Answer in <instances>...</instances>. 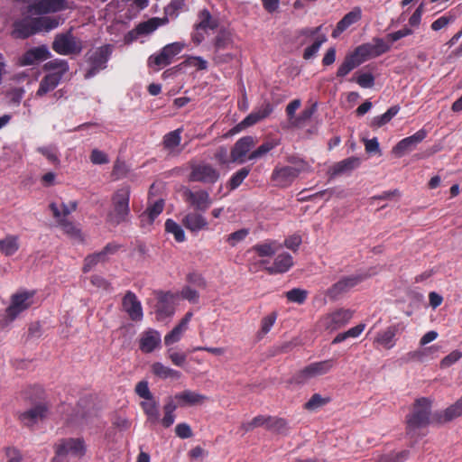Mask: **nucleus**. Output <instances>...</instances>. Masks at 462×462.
<instances>
[{
	"mask_svg": "<svg viewBox=\"0 0 462 462\" xmlns=\"http://www.w3.org/2000/svg\"><path fill=\"white\" fill-rule=\"evenodd\" d=\"M186 330L184 327L178 324L169 334L164 337V343L167 346L177 343L181 338L183 332Z\"/></svg>",
	"mask_w": 462,
	"mask_h": 462,
	"instance_id": "obj_58",
	"label": "nucleus"
},
{
	"mask_svg": "<svg viewBox=\"0 0 462 462\" xmlns=\"http://www.w3.org/2000/svg\"><path fill=\"white\" fill-rule=\"evenodd\" d=\"M462 357V352L459 350H454L448 356H446L440 362L441 368H448L453 364L457 362Z\"/></svg>",
	"mask_w": 462,
	"mask_h": 462,
	"instance_id": "obj_59",
	"label": "nucleus"
},
{
	"mask_svg": "<svg viewBox=\"0 0 462 462\" xmlns=\"http://www.w3.org/2000/svg\"><path fill=\"white\" fill-rule=\"evenodd\" d=\"M360 165V159L349 157L335 163L331 168L332 175H339L353 171Z\"/></svg>",
	"mask_w": 462,
	"mask_h": 462,
	"instance_id": "obj_33",
	"label": "nucleus"
},
{
	"mask_svg": "<svg viewBox=\"0 0 462 462\" xmlns=\"http://www.w3.org/2000/svg\"><path fill=\"white\" fill-rule=\"evenodd\" d=\"M112 46L107 44L92 50L88 53L89 69L85 74L86 79L94 77L97 73L106 67V62L112 53Z\"/></svg>",
	"mask_w": 462,
	"mask_h": 462,
	"instance_id": "obj_7",
	"label": "nucleus"
},
{
	"mask_svg": "<svg viewBox=\"0 0 462 462\" xmlns=\"http://www.w3.org/2000/svg\"><path fill=\"white\" fill-rule=\"evenodd\" d=\"M254 139L252 136H244L238 139L231 151V162H245V157L248 152L254 147Z\"/></svg>",
	"mask_w": 462,
	"mask_h": 462,
	"instance_id": "obj_19",
	"label": "nucleus"
},
{
	"mask_svg": "<svg viewBox=\"0 0 462 462\" xmlns=\"http://www.w3.org/2000/svg\"><path fill=\"white\" fill-rule=\"evenodd\" d=\"M19 249V237L8 235L0 239V252L5 256L14 254Z\"/></svg>",
	"mask_w": 462,
	"mask_h": 462,
	"instance_id": "obj_35",
	"label": "nucleus"
},
{
	"mask_svg": "<svg viewBox=\"0 0 462 462\" xmlns=\"http://www.w3.org/2000/svg\"><path fill=\"white\" fill-rule=\"evenodd\" d=\"M116 251V246L107 245L102 251L90 254L85 258L83 272L88 273L96 264L100 262H105L107 255Z\"/></svg>",
	"mask_w": 462,
	"mask_h": 462,
	"instance_id": "obj_30",
	"label": "nucleus"
},
{
	"mask_svg": "<svg viewBox=\"0 0 462 462\" xmlns=\"http://www.w3.org/2000/svg\"><path fill=\"white\" fill-rule=\"evenodd\" d=\"M185 43L175 42L165 45L160 52L151 55L148 60L150 67H157V69L171 63L173 58L181 52Z\"/></svg>",
	"mask_w": 462,
	"mask_h": 462,
	"instance_id": "obj_10",
	"label": "nucleus"
},
{
	"mask_svg": "<svg viewBox=\"0 0 462 462\" xmlns=\"http://www.w3.org/2000/svg\"><path fill=\"white\" fill-rule=\"evenodd\" d=\"M46 413L47 408L39 404L22 413L20 418L25 425L32 426L44 418Z\"/></svg>",
	"mask_w": 462,
	"mask_h": 462,
	"instance_id": "obj_31",
	"label": "nucleus"
},
{
	"mask_svg": "<svg viewBox=\"0 0 462 462\" xmlns=\"http://www.w3.org/2000/svg\"><path fill=\"white\" fill-rule=\"evenodd\" d=\"M82 48V42L70 32L56 35L52 43V49L60 55L78 54Z\"/></svg>",
	"mask_w": 462,
	"mask_h": 462,
	"instance_id": "obj_9",
	"label": "nucleus"
},
{
	"mask_svg": "<svg viewBox=\"0 0 462 462\" xmlns=\"http://www.w3.org/2000/svg\"><path fill=\"white\" fill-rule=\"evenodd\" d=\"M438 350H439V347L436 346H431L430 347H426L423 349H417L415 351L409 352L407 354V359L422 362V361H424V358L426 356H428L430 353H435Z\"/></svg>",
	"mask_w": 462,
	"mask_h": 462,
	"instance_id": "obj_47",
	"label": "nucleus"
},
{
	"mask_svg": "<svg viewBox=\"0 0 462 462\" xmlns=\"http://www.w3.org/2000/svg\"><path fill=\"white\" fill-rule=\"evenodd\" d=\"M410 451L407 449L402 451H393L388 454L380 455L377 462H404L408 459Z\"/></svg>",
	"mask_w": 462,
	"mask_h": 462,
	"instance_id": "obj_43",
	"label": "nucleus"
},
{
	"mask_svg": "<svg viewBox=\"0 0 462 462\" xmlns=\"http://www.w3.org/2000/svg\"><path fill=\"white\" fill-rule=\"evenodd\" d=\"M424 13V4L421 3L418 8L414 11L411 16L409 18V25L417 28L420 22Z\"/></svg>",
	"mask_w": 462,
	"mask_h": 462,
	"instance_id": "obj_62",
	"label": "nucleus"
},
{
	"mask_svg": "<svg viewBox=\"0 0 462 462\" xmlns=\"http://www.w3.org/2000/svg\"><path fill=\"white\" fill-rule=\"evenodd\" d=\"M280 144L279 140L272 139L264 142L262 143L257 149H255L254 152H252L249 156L248 160L253 161L256 160L258 158H262L264 155H266L269 152H271L273 149L277 147Z\"/></svg>",
	"mask_w": 462,
	"mask_h": 462,
	"instance_id": "obj_41",
	"label": "nucleus"
},
{
	"mask_svg": "<svg viewBox=\"0 0 462 462\" xmlns=\"http://www.w3.org/2000/svg\"><path fill=\"white\" fill-rule=\"evenodd\" d=\"M164 201L162 199L156 200L153 204L148 206L147 209L141 215V222L143 224H152L154 219L162 212Z\"/></svg>",
	"mask_w": 462,
	"mask_h": 462,
	"instance_id": "obj_36",
	"label": "nucleus"
},
{
	"mask_svg": "<svg viewBox=\"0 0 462 462\" xmlns=\"http://www.w3.org/2000/svg\"><path fill=\"white\" fill-rule=\"evenodd\" d=\"M351 80L356 81L361 88H370L374 84V78L371 73H356Z\"/></svg>",
	"mask_w": 462,
	"mask_h": 462,
	"instance_id": "obj_53",
	"label": "nucleus"
},
{
	"mask_svg": "<svg viewBox=\"0 0 462 462\" xmlns=\"http://www.w3.org/2000/svg\"><path fill=\"white\" fill-rule=\"evenodd\" d=\"M167 22L168 19L166 17H152L147 21L140 23L138 25H136V28L142 37L147 36L156 31L160 26L166 24Z\"/></svg>",
	"mask_w": 462,
	"mask_h": 462,
	"instance_id": "obj_32",
	"label": "nucleus"
},
{
	"mask_svg": "<svg viewBox=\"0 0 462 462\" xmlns=\"http://www.w3.org/2000/svg\"><path fill=\"white\" fill-rule=\"evenodd\" d=\"M248 235L249 229L242 228L228 235L227 237L226 238V241L230 246L235 247L239 243L244 241Z\"/></svg>",
	"mask_w": 462,
	"mask_h": 462,
	"instance_id": "obj_50",
	"label": "nucleus"
},
{
	"mask_svg": "<svg viewBox=\"0 0 462 462\" xmlns=\"http://www.w3.org/2000/svg\"><path fill=\"white\" fill-rule=\"evenodd\" d=\"M287 421L284 419L277 417H270L269 430H273L277 433H285L288 430Z\"/></svg>",
	"mask_w": 462,
	"mask_h": 462,
	"instance_id": "obj_56",
	"label": "nucleus"
},
{
	"mask_svg": "<svg viewBox=\"0 0 462 462\" xmlns=\"http://www.w3.org/2000/svg\"><path fill=\"white\" fill-rule=\"evenodd\" d=\"M199 23L197 25L199 26V29L203 30H213L217 26V23L216 20H214L210 14V13L204 9L202 10L199 14Z\"/></svg>",
	"mask_w": 462,
	"mask_h": 462,
	"instance_id": "obj_45",
	"label": "nucleus"
},
{
	"mask_svg": "<svg viewBox=\"0 0 462 462\" xmlns=\"http://www.w3.org/2000/svg\"><path fill=\"white\" fill-rule=\"evenodd\" d=\"M161 342V334L157 330L148 329L142 333L139 340V347L143 353H151L160 346Z\"/></svg>",
	"mask_w": 462,
	"mask_h": 462,
	"instance_id": "obj_22",
	"label": "nucleus"
},
{
	"mask_svg": "<svg viewBox=\"0 0 462 462\" xmlns=\"http://www.w3.org/2000/svg\"><path fill=\"white\" fill-rule=\"evenodd\" d=\"M123 309L129 315L132 320H141L143 319V308L136 295L132 291H127L123 298Z\"/></svg>",
	"mask_w": 462,
	"mask_h": 462,
	"instance_id": "obj_21",
	"label": "nucleus"
},
{
	"mask_svg": "<svg viewBox=\"0 0 462 462\" xmlns=\"http://www.w3.org/2000/svg\"><path fill=\"white\" fill-rule=\"evenodd\" d=\"M426 136L427 132L423 129H420L414 134L403 138L393 147V154L400 158L407 152L413 151L416 146L426 138Z\"/></svg>",
	"mask_w": 462,
	"mask_h": 462,
	"instance_id": "obj_17",
	"label": "nucleus"
},
{
	"mask_svg": "<svg viewBox=\"0 0 462 462\" xmlns=\"http://www.w3.org/2000/svg\"><path fill=\"white\" fill-rule=\"evenodd\" d=\"M329 401L330 399L328 397H322L320 394L315 393L305 403V408L309 411H315L326 405Z\"/></svg>",
	"mask_w": 462,
	"mask_h": 462,
	"instance_id": "obj_51",
	"label": "nucleus"
},
{
	"mask_svg": "<svg viewBox=\"0 0 462 462\" xmlns=\"http://www.w3.org/2000/svg\"><path fill=\"white\" fill-rule=\"evenodd\" d=\"M37 152L46 157V159L51 163L58 164L60 162L58 152L54 146L38 147Z\"/></svg>",
	"mask_w": 462,
	"mask_h": 462,
	"instance_id": "obj_57",
	"label": "nucleus"
},
{
	"mask_svg": "<svg viewBox=\"0 0 462 462\" xmlns=\"http://www.w3.org/2000/svg\"><path fill=\"white\" fill-rule=\"evenodd\" d=\"M175 433L180 439H189L192 437V430L188 423H179L175 427Z\"/></svg>",
	"mask_w": 462,
	"mask_h": 462,
	"instance_id": "obj_63",
	"label": "nucleus"
},
{
	"mask_svg": "<svg viewBox=\"0 0 462 462\" xmlns=\"http://www.w3.org/2000/svg\"><path fill=\"white\" fill-rule=\"evenodd\" d=\"M90 161L94 164H105L109 162L107 155L98 149H94L91 152Z\"/></svg>",
	"mask_w": 462,
	"mask_h": 462,
	"instance_id": "obj_64",
	"label": "nucleus"
},
{
	"mask_svg": "<svg viewBox=\"0 0 462 462\" xmlns=\"http://www.w3.org/2000/svg\"><path fill=\"white\" fill-rule=\"evenodd\" d=\"M371 276V273H354L347 276H343L337 282L332 284L325 292L326 296L332 300L339 299L343 294L348 292L351 289L361 283L366 278Z\"/></svg>",
	"mask_w": 462,
	"mask_h": 462,
	"instance_id": "obj_4",
	"label": "nucleus"
},
{
	"mask_svg": "<svg viewBox=\"0 0 462 462\" xmlns=\"http://www.w3.org/2000/svg\"><path fill=\"white\" fill-rule=\"evenodd\" d=\"M59 76L56 74H47L41 81L36 95L42 97L53 90L60 83Z\"/></svg>",
	"mask_w": 462,
	"mask_h": 462,
	"instance_id": "obj_39",
	"label": "nucleus"
},
{
	"mask_svg": "<svg viewBox=\"0 0 462 462\" xmlns=\"http://www.w3.org/2000/svg\"><path fill=\"white\" fill-rule=\"evenodd\" d=\"M399 111L400 107L398 106H391L384 114L374 116L372 119L370 125L374 128H379L389 123Z\"/></svg>",
	"mask_w": 462,
	"mask_h": 462,
	"instance_id": "obj_42",
	"label": "nucleus"
},
{
	"mask_svg": "<svg viewBox=\"0 0 462 462\" xmlns=\"http://www.w3.org/2000/svg\"><path fill=\"white\" fill-rule=\"evenodd\" d=\"M260 263L263 265L264 270L270 274H278L287 273L293 266V258L287 252L277 253L273 263L269 260L262 259Z\"/></svg>",
	"mask_w": 462,
	"mask_h": 462,
	"instance_id": "obj_13",
	"label": "nucleus"
},
{
	"mask_svg": "<svg viewBox=\"0 0 462 462\" xmlns=\"http://www.w3.org/2000/svg\"><path fill=\"white\" fill-rule=\"evenodd\" d=\"M282 245L276 240H265L261 243L254 245L252 247V251L254 252L257 256L265 259L271 257L281 251Z\"/></svg>",
	"mask_w": 462,
	"mask_h": 462,
	"instance_id": "obj_23",
	"label": "nucleus"
},
{
	"mask_svg": "<svg viewBox=\"0 0 462 462\" xmlns=\"http://www.w3.org/2000/svg\"><path fill=\"white\" fill-rule=\"evenodd\" d=\"M130 188L123 186L112 196L111 208L107 214V222L117 226L126 222L130 215Z\"/></svg>",
	"mask_w": 462,
	"mask_h": 462,
	"instance_id": "obj_3",
	"label": "nucleus"
},
{
	"mask_svg": "<svg viewBox=\"0 0 462 462\" xmlns=\"http://www.w3.org/2000/svg\"><path fill=\"white\" fill-rule=\"evenodd\" d=\"M334 365L333 359L311 363L299 371L294 379L298 383H305L311 379L328 374L334 367Z\"/></svg>",
	"mask_w": 462,
	"mask_h": 462,
	"instance_id": "obj_8",
	"label": "nucleus"
},
{
	"mask_svg": "<svg viewBox=\"0 0 462 462\" xmlns=\"http://www.w3.org/2000/svg\"><path fill=\"white\" fill-rule=\"evenodd\" d=\"M214 158L219 165H226L231 162V159L228 157L227 149L224 146H220L217 149Z\"/></svg>",
	"mask_w": 462,
	"mask_h": 462,
	"instance_id": "obj_60",
	"label": "nucleus"
},
{
	"mask_svg": "<svg viewBox=\"0 0 462 462\" xmlns=\"http://www.w3.org/2000/svg\"><path fill=\"white\" fill-rule=\"evenodd\" d=\"M59 21L51 17H32L28 16L14 22L13 36L24 39L42 30L49 32L57 28Z\"/></svg>",
	"mask_w": 462,
	"mask_h": 462,
	"instance_id": "obj_1",
	"label": "nucleus"
},
{
	"mask_svg": "<svg viewBox=\"0 0 462 462\" xmlns=\"http://www.w3.org/2000/svg\"><path fill=\"white\" fill-rule=\"evenodd\" d=\"M412 33H413V31L411 28L405 26L401 30L388 33L387 39L389 41H391L392 42H394L399 41L402 38L411 35Z\"/></svg>",
	"mask_w": 462,
	"mask_h": 462,
	"instance_id": "obj_61",
	"label": "nucleus"
},
{
	"mask_svg": "<svg viewBox=\"0 0 462 462\" xmlns=\"http://www.w3.org/2000/svg\"><path fill=\"white\" fill-rule=\"evenodd\" d=\"M308 292L305 290L295 288L286 292L289 301L302 304L307 299Z\"/></svg>",
	"mask_w": 462,
	"mask_h": 462,
	"instance_id": "obj_55",
	"label": "nucleus"
},
{
	"mask_svg": "<svg viewBox=\"0 0 462 462\" xmlns=\"http://www.w3.org/2000/svg\"><path fill=\"white\" fill-rule=\"evenodd\" d=\"M390 48V45L383 39L374 38L372 43L362 44L356 48V51L365 61L370 58L378 57L387 52Z\"/></svg>",
	"mask_w": 462,
	"mask_h": 462,
	"instance_id": "obj_18",
	"label": "nucleus"
},
{
	"mask_svg": "<svg viewBox=\"0 0 462 462\" xmlns=\"http://www.w3.org/2000/svg\"><path fill=\"white\" fill-rule=\"evenodd\" d=\"M190 169L189 180L191 181L213 184L220 177L219 171L209 163H193Z\"/></svg>",
	"mask_w": 462,
	"mask_h": 462,
	"instance_id": "obj_11",
	"label": "nucleus"
},
{
	"mask_svg": "<svg viewBox=\"0 0 462 462\" xmlns=\"http://www.w3.org/2000/svg\"><path fill=\"white\" fill-rule=\"evenodd\" d=\"M180 407L195 406L203 403L207 397L198 392L185 390L174 395Z\"/></svg>",
	"mask_w": 462,
	"mask_h": 462,
	"instance_id": "obj_25",
	"label": "nucleus"
},
{
	"mask_svg": "<svg viewBox=\"0 0 462 462\" xmlns=\"http://www.w3.org/2000/svg\"><path fill=\"white\" fill-rule=\"evenodd\" d=\"M50 208L63 232L75 242L82 243L84 241V235L79 226L67 218H63L56 203H51Z\"/></svg>",
	"mask_w": 462,
	"mask_h": 462,
	"instance_id": "obj_14",
	"label": "nucleus"
},
{
	"mask_svg": "<svg viewBox=\"0 0 462 462\" xmlns=\"http://www.w3.org/2000/svg\"><path fill=\"white\" fill-rule=\"evenodd\" d=\"M33 292L22 291L12 296L11 305L6 310L10 321L32 304Z\"/></svg>",
	"mask_w": 462,
	"mask_h": 462,
	"instance_id": "obj_15",
	"label": "nucleus"
},
{
	"mask_svg": "<svg viewBox=\"0 0 462 462\" xmlns=\"http://www.w3.org/2000/svg\"><path fill=\"white\" fill-rule=\"evenodd\" d=\"M57 457L71 456L82 458L87 452V446L82 438H67L60 439L54 446Z\"/></svg>",
	"mask_w": 462,
	"mask_h": 462,
	"instance_id": "obj_6",
	"label": "nucleus"
},
{
	"mask_svg": "<svg viewBox=\"0 0 462 462\" xmlns=\"http://www.w3.org/2000/svg\"><path fill=\"white\" fill-rule=\"evenodd\" d=\"M365 62L364 58L357 53L356 49L350 54L346 55L342 64L338 67L337 71V77H345L354 69L357 68Z\"/></svg>",
	"mask_w": 462,
	"mask_h": 462,
	"instance_id": "obj_27",
	"label": "nucleus"
},
{
	"mask_svg": "<svg viewBox=\"0 0 462 462\" xmlns=\"http://www.w3.org/2000/svg\"><path fill=\"white\" fill-rule=\"evenodd\" d=\"M431 401L429 398L416 400L412 412L407 417V427L415 430L426 427L430 423Z\"/></svg>",
	"mask_w": 462,
	"mask_h": 462,
	"instance_id": "obj_5",
	"label": "nucleus"
},
{
	"mask_svg": "<svg viewBox=\"0 0 462 462\" xmlns=\"http://www.w3.org/2000/svg\"><path fill=\"white\" fill-rule=\"evenodd\" d=\"M461 415L462 413L460 412V411L456 407L455 404H452L451 406L448 407L445 411H443L440 414H439L438 420L439 422L445 423Z\"/></svg>",
	"mask_w": 462,
	"mask_h": 462,
	"instance_id": "obj_52",
	"label": "nucleus"
},
{
	"mask_svg": "<svg viewBox=\"0 0 462 462\" xmlns=\"http://www.w3.org/2000/svg\"><path fill=\"white\" fill-rule=\"evenodd\" d=\"M288 162L293 166L277 165L273 169L271 178L275 187L287 188L301 172L310 171V165L301 159L290 157Z\"/></svg>",
	"mask_w": 462,
	"mask_h": 462,
	"instance_id": "obj_2",
	"label": "nucleus"
},
{
	"mask_svg": "<svg viewBox=\"0 0 462 462\" xmlns=\"http://www.w3.org/2000/svg\"><path fill=\"white\" fill-rule=\"evenodd\" d=\"M185 67L196 68L199 70L208 69V61L200 56H189L182 62Z\"/></svg>",
	"mask_w": 462,
	"mask_h": 462,
	"instance_id": "obj_49",
	"label": "nucleus"
},
{
	"mask_svg": "<svg viewBox=\"0 0 462 462\" xmlns=\"http://www.w3.org/2000/svg\"><path fill=\"white\" fill-rule=\"evenodd\" d=\"M165 230L168 233H171L173 235L175 240L177 242H183L185 241V233L182 227L177 224L175 221L171 219H168L165 222Z\"/></svg>",
	"mask_w": 462,
	"mask_h": 462,
	"instance_id": "obj_46",
	"label": "nucleus"
},
{
	"mask_svg": "<svg viewBox=\"0 0 462 462\" xmlns=\"http://www.w3.org/2000/svg\"><path fill=\"white\" fill-rule=\"evenodd\" d=\"M327 42L326 35H319L315 42L309 47H307L303 53V58L305 60H310L313 58L320 49L321 45Z\"/></svg>",
	"mask_w": 462,
	"mask_h": 462,
	"instance_id": "obj_48",
	"label": "nucleus"
},
{
	"mask_svg": "<svg viewBox=\"0 0 462 462\" xmlns=\"http://www.w3.org/2000/svg\"><path fill=\"white\" fill-rule=\"evenodd\" d=\"M361 9L359 7H355L337 23L336 29L332 32V37L337 38L350 25L358 22L361 19Z\"/></svg>",
	"mask_w": 462,
	"mask_h": 462,
	"instance_id": "obj_26",
	"label": "nucleus"
},
{
	"mask_svg": "<svg viewBox=\"0 0 462 462\" xmlns=\"http://www.w3.org/2000/svg\"><path fill=\"white\" fill-rule=\"evenodd\" d=\"M142 408L147 416V421L151 424H155L160 420V412L158 403L153 400H148L142 402Z\"/></svg>",
	"mask_w": 462,
	"mask_h": 462,
	"instance_id": "obj_40",
	"label": "nucleus"
},
{
	"mask_svg": "<svg viewBox=\"0 0 462 462\" xmlns=\"http://www.w3.org/2000/svg\"><path fill=\"white\" fill-rule=\"evenodd\" d=\"M352 316L350 310L340 309L323 317L320 325L325 329L334 331L347 324Z\"/></svg>",
	"mask_w": 462,
	"mask_h": 462,
	"instance_id": "obj_16",
	"label": "nucleus"
},
{
	"mask_svg": "<svg viewBox=\"0 0 462 462\" xmlns=\"http://www.w3.org/2000/svg\"><path fill=\"white\" fill-rule=\"evenodd\" d=\"M250 170L248 168H242L237 171L229 180L228 186L230 189H235L241 185L244 180L248 176Z\"/></svg>",
	"mask_w": 462,
	"mask_h": 462,
	"instance_id": "obj_54",
	"label": "nucleus"
},
{
	"mask_svg": "<svg viewBox=\"0 0 462 462\" xmlns=\"http://www.w3.org/2000/svg\"><path fill=\"white\" fill-rule=\"evenodd\" d=\"M272 112L273 107L269 103L263 105L258 109L250 113L242 122H240L233 129V132L237 133L241 129L255 125L259 121L266 118Z\"/></svg>",
	"mask_w": 462,
	"mask_h": 462,
	"instance_id": "obj_20",
	"label": "nucleus"
},
{
	"mask_svg": "<svg viewBox=\"0 0 462 462\" xmlns=\"http://www.w3.org/2000/svg\"><path fill=\"white\" fill-rule=\"evenodd\" d=\"M398 327L393 325L380 331L374 337V343L382 346L385 349L393 348L396 344V334Z\"/></svg>",
	"mask_w": 462,
	"mask_h": 462,
	"instance_id": "obj_28",
	"label": "nucleus"
},
{
	"mask_svg": "<svg viewBox=\"0 0 462 462\" xmlns=\"http://www.w3.org/2000/svg\"><path fill=\"white\" fill-rule=\"evenodd\" d=\"M181 131L182 130L180 128H178L164 135L163 144L166 149L174 150L180 145L181 141Z\"/></svg>",
	"mask_w": 462,
	"mask_h": 462,
	"instance_id": "obj_44",
	"label": "nucleus"
},
{
	"mask_svg": "<svg viewBox=\"0 0 462 462\" xmlns=\"http://www.w3.org/2000/svg\"><path fill=\"white\" fill-rule=\"evenodd\" d=\"M66 8V0H34L27 7V14L31 16L57 13Z\"/></svg>",
	"mask_w": 462,
	"mask_h": 462,
	"instance_id": "obj_12",
	"label": "nucleus"
},
{
	"mask_svg": "<svg viewBox=\"0 0 462 462\" xmlns=\"http://www.w3.org/2000/svg\"><path fill=\"white\" fill-rule=\"evenodd\" d=\"M152 372L161 379H174L178 380L180 378V372L172 369L169 366L164 365L161 362H155L152 365Z\"/></svg>",
	"mask_w": 462,
	"mask_h": 462,
	"instance_id": "obj_34",
	"label": "nucleus"
},
{
	"mask_svg": "<svg viewBox=\"0 0 462 462\" xmlns=\"http://www.w3.org/2000/svg\"><path fill=\"white\" fill-rule=\"evenodd\" d=\"M215 51H224L234 48V41L231 32L220 31L215 38Z\"/></svg>",
	"mask_w": 462,
	"mask_h": 462,
	"instance_id": "obj_37",
	"label": "nucleus"
},
{
	"mask_svg": "<svg viewBox=\"0 0 462 462\" xmlns=\"http://www.w3.org/2000/svg\"><path fill=\"white\" fill-rule=\"evenodd\" d=\"M187 201L197 210L206 211L211 204L208 192L205 190L186 191Z\"/></svg>",
	"mask_w": 462,
	"mask_h": 462,
	"instance_id": "obj_24",
	"label": "nucleus"
},
{
	"mask_svg": "<svg viewBox=\"0 0 462 462\" xmlns=\"http://www.w3.org/2000/svg\"><path fill=\"white\" fill-rule=\"evenodd\" d=\"M182 224L187 229L193 233H197L208 227L207 219L197 212L187 214L182 220Z\"/></svg>",
	"mask_w": 462,
	"mask_h": 462,
	"instance_id": "obj_29",
	"label": "nucleus"
},
{
	"mask_svg": "<svg viewBox=\"0 0 462 462\" xmlns=\"http://www.w3.org/2000/svg\"><path fill=\"white\" fill-rule=\"evenodd\" d=\"M44 68L50 71L49 74H56V76H59V79L61 80L64 74L69 70V64L65 60L55 59L48 61Z\"/></svg>",
	"mask_w": 462,
	"mask_h": 462,
	"instance_id": "obj_38",
	"label": "nucleus"
}]
</instances>
